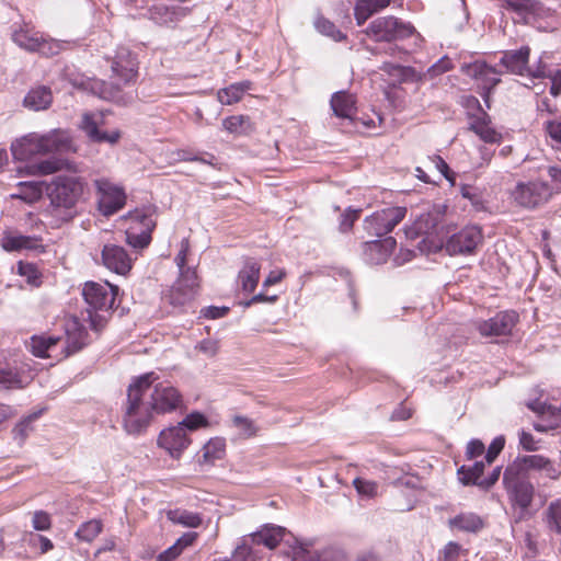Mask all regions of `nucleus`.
Returning <instances> with one entry per match:
<instances>
[{"label":"nucleus","instance_id":"1","mask_svg":"<svg viewBox=\"0 0 561 561\" xmlns=\"http://www.w3.org/2000/svg\"><path fill=\"white\" fill-rule=\"evenodd\" d=\"M158 379V375L150 371L135 378L128 386L123 409V425L128 434H141L151 424L156 412L151 409L148 391Z\"/></svg>","mask_w":561,"mask_h":561},{"label":"nucleus","instance_id":"2","mask_svg":"<svg viewBox=\"0 0 561 561\" xmlns=\"http://www.w3.org/2000/svg\"><path fill=\"white\" fill-rule=\"evenodd\" d=\"M85 188V180L75 175H57L47 184L48 211L58 224L68 222L78 215V204Z\"/></svg>","mask_w":561,"mask_h":561},{"label":"nucleus","instance_id":"3","mask_svg":"<svg viewBox=\"0 0 561 561\" xmlns=\"http://www.w3.org/2000/svg\"><path fill=\"white\" fill-rule=\"evenodd\" d=\"M10 149L15 160L27 161L38 154L73 151L75 147L67 130L53 129L44 135L30 133L15 139Z\"/></svg>","mask_w":561,"mask_h":561},{"label":"nucleus","instance_id":"4","mask_svg":"<svg viewBox=\"0 0 561 561\" xmlns=\"http://www.w3.org/2000/svg\"><path fill=\"white\" fill-rule=\"evenodd\" d=\"M118 287L107 282L96 283L87 282L82 289L84 301L90 307L88 309L90 325L93 330L99 331L105 324V318L94 311H108L113 309Z\"/></svg>","mask_w":561,"mask_h":561},{"label":"nucleus","instance_id":"5","mask_svg":"<svg viewBox=\"0 0 561 561\" xmlns=\"http://www.w3.org/2000/svg\"><path fill=\"white\" fill-rule=\"evenodd\" d=\"M368 37L376 42L401 41L414 36V44H417L420 36L415 35V28L396 16L388 15L374 20L365 30Z\"/></svg>","mask_w":561,"mask_h":561},{"label":"nucleus","instance_id":"6","mask_svg":"<svg viewBox=\"0 0 561 561\" xmlns=\"http://www.w3.org/2000/svg\"><path fill=\"white\" fill-rule=\"evenodd\" d=\"M529 46L505 50L500 58V65L505 68L506 72L512 75L531 78L546 77V66L541 61L536 67L529 66Z\"/></svg>","mask_w":561,"mask_h":561},{"label":"nucleus","instance_id":"7","mask_svg":"<svg viewBox=\"0 0 561 561\" xmlns=\"http://www.w3.org/2000/svg\"><path fill=\"white\" fill-rule=\"evenodd\" d=\"M148 396L157 415L172 413L184 407L182 393L169 382L151 385Z\"/></svg>","mask_w":561,"mask_h":561},{"label":"nucleus","instance_id":"8","mask_svg":"<svg viewBox=\"0 0 561 561\" xmlns=\"http://www.w3.org/2000/svg\"><path fill=\"white\" fill-rule=\"evenodd\" d=\"M407 215L405 207H390L368 216L364 221L365 230L375 237H383L391 232Z\"/></svg>","mask_w":561,"mask_h":561},{"label":"nucleus","instance_id":"9","mask_svg":"<svg viewBox=\"0 0 561 561\" xmlns=\"http://www.w3.org/2000/svg\"><path fill=\"white\" fill-rule=\"evenodd\" d=\"M512 198L526 208H536L549 201L552 195L550 185L546 182H519L512 191Z\"/></svg>","mask_w":561,"mask_h":561},{"label":"nucleus","instance_id":"10","mask_svg":"<svg viewBox=\"0 0 561 561\" xmlns=\"http://www.w3.org/2000/svg\"><path fill=\"white\" fill-rule=\"evenodd\" d=\"M12 41L23 49L38 51L46 56L56 55L60 49V45L57 42L45 41L37 32H34L27 25L13 30Z\"/></svg>","mask_w":561,"mask_h":561},{"label":"nucleus","instance_id":"11","mask_svg":"<svg viewBox=\"0 0 561 561\" xmlns=\"http://www.w3.org/2000/svg\"><path fill=\"white\" fill-rule=\"evenodd\" d=\"M511 467L507 466L503 474V483L505 489L512 496L516 505L522 508H527L534 497V485L528 480V477L522 472L511 473Z\"/></svg>","mask_w":561,"mask_h":561},{"label":"nucleus","instance_id":"12","mask_svg":"<svg viewBox=\"0 0 561 561\" xmlns=\"http://www.w3.org/2000/svg\"><path fill=\"white\" fill-rule=\"evenodd\" d=\"M94 185L99 194V208L103 215H113L124 207L126 195L122 187L107 179H96Z\"/></svg>","mask_w":561,"mask_h":561},{"label":"nucleus","instance_id":"13","mask_svg":"<svg viewBox=\"0 0 561 561\" xmlns=\"http://www.w3.org/2000/svg\"><path fill=\"white\" fill-rule=\"evenodd\" d=\"M511 473L522 472L527 477L528 472L539 471L550 479H558L561 471L549 458L541 455L519 456L511 465Z\"/></svg>","mask_w":561,"mask_h":561},{"label":"nucleus","instance_id":"14","mask_svg":"<svg viewBox=\"0 0 561 561\" xmlns=\"http://www.w3.org/2000/svg\"><path fill=\"white\" fill-rule=\"evenodd\" d=\"M482 232L477 226H468L454 233L445 243L449 255L471 254L482 242Z\"/></svg>","mask_w":561,"mask_h":561},{"label":"nucleus","instance_id":"15","mask_svg":"<svg viewBox=\"0 0 561 561\" xmlns=\"http://www.w3.org/2000/svg\"><path fill=\"white\" fill-rule=\"evenodd\" d=\"M198 287L196 271L191 267L180 270V277L170 291V302L182 306L190 301Z\"/></svg>","mask_w":561,"mask_h":561},{"label":"nucleus","instance_id":"16","mask_svg":"<svg viewBox=\"0 0 561 561\" xmlns=\"http://www.w3.org/2000/svg\"><path fill=\"white\" fill-rule=\"evenodd\" d=\"M190 444L191 439L187 433L179 424L162 430L158 436V446L167 450L174 459H179Z\"/></svg>","mask_w":561,"mask_h":561},{"label":"nucleus","instance_id":"17","mask_svg":"<svg viewBox=\"0 0 561 561\" xmlns=\"http://www.w3.org/2000/svg\"><path fill=\"white\" fill-rule=\"evenodd\" d=\"M135 224L139 226V232H127V242L138 249L146 248L151 241V232L157 222L153 218V210L150 208L146 210H136L131 217Z\"/></svg>","mask_w":561,"mask_h":561},{"label":"nucleus","instance_id":"18","mask_svg":"<svg viewBox=\"0 0 561 561\" xmlns=\"http://www.w3.org/2000/svg\"><path fill=\"white\" fill-rule=\"evenodd\" d=\"M518 316L513 311L499 312L489 320L481 321L477 328L483 336H501L512 332Z\"/></svg>","mask_w":561,"mask_h":561},{"label":"nucleus","instance_id":"19","mask_svg":"<svg viewBox=\"0 0 561 561\" xmlns=\"http://www.w3.org/2000/svg\"><path fill=\"white\" fill-rule=\"evenodd\" d=\"M103 122L101 113H85L82 116L81 128L84 130L90 140L94 142L116 144L121 138V131L114 129L111 131H102L99 126Z\"/></svg>","mask_w":561,"mask_h":561},{"label":"nucleus","instance_id":"20","mask_svg":"<svg viewBox=\"0 0 561 561\" xmlns=\"http://www.w3.org/2000/svg\"><path fill=\"white\" fill-rule=\"evenodd\" d=\"M462 71L481 82L483 89V98L488 103L490 91L500 82L497 76L501 73L494 67L489 66L484 61H474L473 64L463 65Z\"/></svg>","mask_w":561,"mask_h":561},{"label":"nucleus","instance_id":"21","mask_svg":"<svg viewBox=\"0 0 561 561\" xmlns=\"http://www.w3.org/2000/svg\"><path fill=\"white\" fill-rule=\"evenodd\" d=\"M101 256L103 265L116 274L126 275L131 268V259L121 245L105 244Z\"/></svg>","mask_w":561,"mask_h":561},{"label":"nucleus","instance_id":"22","mask_svg":"<svg viewBox=\"0 0 561 561\" xmlns=\"http://www.w3.org/2000/svg\"><path fill=\"white\" fill-rule=\"evenodd\" d=\"M65 356H69L87 345L88 332L78 318H69L65 323Z\"/></svg>","mask_w":561,"mask_h":561},{"label":"nucleus","instance_id":"23","mask_svg":"<svg viewBox=\"0 0 561 561\" xmlns=\"http://www.w3.org/2000/svg\"><path fill=\"white\" fill-rule=\"evenodd\" d=\"M137 69L136 58L126 49L119 51L112 64V71L119 80L116 83L117 89H119L121 83L127 84L134 81L137 77Z\"/></svg>","mask_w":561,"mask_h":561},{"label":"nucleus","instance_id":"24","mask_svg":"<svg viewBox=\"0 0 561 561\" xmlns=\"http://www.w3.org/2000/svg\"><path fill=\"white\" fill-rule=\"evenodd\" d=\"M468 117L469 129L479 136L482 141L495 144L501 140V134L491 126L490 116L485 111L480 110V114L469 113Z\"/></svg>","mask_w":561,"mask_h":561},{"label":"nucleus","instance_id":"25","mask_svg":"<svg viewBox=\"0 0 561 561\" xmlns=\"http://www.w3.org/2000/svg\"><path fill=\"white\" fill-rule=\"evenodd\" d=\"M1 248L7 252H20L22 250L42 249L41 239L32 236H24L18 231H4L0 241Z\"/></svg>","mask_w":561,"mask_h":561},{"label":"nucleus","instance_id":"26","mask_svg":"<svg viewBox=\"0 0 561 561\" xmlns=\"http://www.w3.org/2000/svg\"><path fill=\"white\" fill-rule=\"evenodd\" d=\"M286 529L273 524L262 526L257 531L247 535V538L254 545H263L270 550L275 549L284 539Z\"/></svg>","mask_w":561,"mask_h":561},{"label":"nucleus","instance_id":"27","mask_svg":"<svg viewBox=\"0 0 561 561\" xmlns=\"http://www.w3.org/2000/svg\"><path fill=\"white\" fill-rule=\"evenodd\" d=\"M397 241L392 237L385 238L383 240H375L365 243V254L367 260L374 264L386 262L387 257L392 253Z\"/></svg>","mask_w":561,"mask_h":561},{"label":"nucleus","instance_id":"28","mask_svg":"<svg viewBox=\"0 0 561 561\" xmlns=\"http://www.w3.org/2000/svg\"><path fill=\"white\" fill-rule=\"evenodd\" d=\"M331 108L340 118L353 119L356 114V99L346 91L335 92L330 101Z\"/></svg>","mask_w":561,"mask_h":561},{"label":"nucleus","instance_id":"29","mask_svg":"<svg viewBox=\"0 0 561 561\" xmlns=\"http://www.w3.org/2000/svg\"><path fill=\"white\" fill-rule=\"evenodd\" d=\"M53 102V93L50 88L38 85L31 89L24 96L23 105L31 111L47 110Z\"/></svg>","mask_w":561,"mask_h":561},{"label":"nucleus","instance_id":"30","mask_svg":"<svg viewBox=\"0 0 561 561\" xmlns=\"http://www.w3.org/2000/svg\"><path fill=\"white\" fill-rule=\"evenodd\" d=\"M261 264L249 257L244 261L243 267L238 274V282L244 293H253L257 286L260 279Z\"/></svg>","mask_w":561,"mask_h":561},{"label":"nucleus","instance_id":"31","mask_svg":"<svg viewBox=\"0 0 561 561\" xmlns=\"http://www.w3.org/2000/svg\"><path fill=\"white\" fill-rule=\"evenodd\" d=\"M390 0H358L355 5V19L363 25L373 14L386 9Z\"/></svg>","mask_w":561,"mask_h":561},{"label":"nucleus","instance_id":"32","mask_svg":"<svg viewBox=\"0 0 561 561\" xmlns=\"http://www.w3.org/2000/svg\"><path fill=\"white\" fill-rule=\"evenodd\" d=\"M252 83L250 81H242L232 83L227 88L220 89L217 92L218 101L224 105H231L239 102L243 94L251 89Z\"/></svg>","mask_w":561,"mask_h":561},{"label":"nucleus","instance_id":"33","mask_svg":"<svg viewBox=\"0 0 561 561\" xmlns=\"http://www.w3.org/2000/svg\"><path fill=\"white\" fill-rule=\"evenodd\" d=\"M183 15L181 9L168 7L165 4H157L150 9V18L157 24L170 26L178 22Z\"/></svg>","mask_w":561,"mask_h":561},{"label":"nucleus","instance_id":"34","mask_svg":"<svg viewBox=\"0 0 561 561\" xmlns=\"http://www.w3.org/2000/svg\"><path fill=\"white\" fill-rule=\"evenodd\" d=\"M453 528L463 531L477 533L483 528L482 518L474 513H461L449 520Z\"/></svg>","mask_w":561,"mask_h":561},{"label":"nucleus","instance_id":"35","mask_svg":"<svg viewBox=\"0 0 561 561\" xmlns=\"http://www.w3.org/2000/svg\"><path fill=\"white\" fill-rule=\"evenodd\" d=\"M484 470V462L477 461L472 467L461 466L457 473L459 481L465 484H474L482 488V480L480 479Z\"/></svg>","mask_w":561,"mask_h":561},{"label":"nucleus","instance_id":"36","mask_svg":"<svg viewBox=\"0 0 561 561\" xmlns=\"http://www.w3.org/2000/svg\"><path fill=\"white\" fill-rule=\"evenodd\" d=\"M59 337L33 336L31 340V351L37 357H51Z\"/></svg>","mask_w":561,"mask_h":561},{"label":"nucleus","instance_id":"37","mask_svg":"<svg viewBox=\"0 0 561 561\" xmlns=\"http://www.w3.org/2000/svg\"><path fill=\"white\" fill-rule=\"evenodd\" d=\"M232 561H261L262 556L254 545L243 536L241 542L236 547L232 553Z\"/></svg>","mask_w":561,"mask_h":561},{"label":"nucleus","instance_id":"38","mask_svg":"<svg viewBox=\"0 0 561 561\" xmlns=\"http://www.w3.org/2000/svg\"><path fill=\"white\" fill-rule=\"evenodd\" d=\"M380 69L389 76L394 77L398 82H412L419 80V75L411 67H404L392 62H383Z\"/></svg>","mask_w":561,"mask_h":561},{"label":"nucleus","instance_id":"39","mask_svg":"<svg viewBox=\"0 0 561 561\" xmlns=\"http://www.w3.org/2000/svg\"><path fill=\"white\" fill-rule=\"evenodd\" d=\"M168 518L174 524L191 528H196L202 524V518L197 513L182 510L169 511Z\"/></svg>","mask_w":561,"mask_h":561},{"label":"nucleus","instance_id":"40","mask_svg":"<svg viewBox=\"0 0 561 561\" xmlns=\"http://www.w3.org/2000/svg\"><path fill=\"white\" fill-rule=\"evenodd\" d=\"M225 440L221 438H213L203 447V461L213 463L221 459L225 455Z\"/></svg>","mask_w":561,"mask_h":561},{"label":"nucleus","instance_id":"41","mask_svg":"<svg viewBox=\"0 0 561 561\" xmlns=\"http://www.w3.org/2000/svg\"><path fill=\"white\" fill-rule=\"evenodd\" d=\"M102 531V523L98 519H91L83 523L76 531V537L82 541L91 542Z\"/></svg>","mask_w":561,"mask_h":561},{"label":"nucleus","instance_id":"42","mask_svg":"<svg viewBox=\"0 0 561 561\" xmlns=\"http://www.w3.org/2000/svg\"><path fill=\"white\" fill-rule=\"evenodd\" d=\"M549 529L561 534V499L551 502L546 511Z\"/></svg>","mask_w":561,"mask_h":561},{"label":"nucleus","instance_id":"43","mask_svg":"<svg viewBox=\"0 0 561 561\" xmlns=\"http://www.w3.org/2000/svg\"><path fill=\"white\" fill-rule=\"evenodd\" d=\"M11 198H18L25 202H33L39 196L38 187L33 182H20L18 191L12 193Z\"/></svg>","mask_w":561,"mask_h":561},{"label":"nucleus","instance_id":"44","mask_svg":"<svg viewBox=\"0 0 561 561\" xmlns=\"http://www.w3.org/2000/svg\"><path fill=\"white\" fill-rule=\"evenodd\" d=\"M314 26L321 34L331 37L335 42H341L345 38V35L331 21L322 16L314 21Z\"/></svg>","mask_w":561,"mask_h":561},{"label":"nucleus","instance_id":"45","mask_svg":"<svg viewBox=\"0 0 561 561\" xmlns=\"http://www.w3.org/2000/svg\"><path fill=\"white\" fill-rule=\"evenodd\" d=\"M232 425L238 430V434L242 438L252 437L257 433L254 422L245 416L236 415L232 419Z\"/></svg>","mask_w":561,"mask_h":561},{"label":"nucleus","instance_id":"46","mask_svg":"<svg viewBox=\"0 0 561 561\" xmlns=\"http://www.w3.org/2000/svg\"><path fill=\"white\" fill-rule=\"evenodd\" d=\"M353 485L360 496L373 499L378 495L379 485L377 482L357 477Z\"/></svg>","mask_w":561,"mask_h":561},{"label":"nucleus","instance_id":"47","mask_svg":"<svg viewBox=\"0 0 561 561\" xmlns=\"http://www.w3.org/2000/svg\"><path fill=\"white\" fill-rule=\"evenodd\" d=\"M180 426L184 427V431H196L202 427H207L209 422L207 417L199 412H192L186 415L181 422L178 423Z\"/></svg>","mask_w":561,"mask_h":561},{"label":"nucleus","instance_id":"48","mask_svg":"<svg viewBox=\"0 0 561 561\" xmlns=\"http://www.w3.org/2000/svg\"><path fill=\"white\" fill-rule=\"evenodd\" d=\"M23 387V381L18 373L11 369H0V389H14Z\"/></svg>","mask_w":561,"mask_h":561},{"label":"nucleus","instance_id":"49","mask_svg":"<svg viewBox=\"0 0 561 561\" xmlns=\"http://www.w3.org/2000/svg\"><path fill=\"white\" fill-rule=\"evenodd\" d=\"M194 348L205 357L213 358L218 354L220 350V342L219 340L207 337L196 343Z\"/></svg>","mask_w":561,"mask_h":561},{"label":"nucleus","instance_id":"50","mask_svg":"<svg viewBox=\"0 0 561 561\" xmlns=\"http://www.w3.org/2000/svg\"><path fill=\"white\" fill-rule=\"evenodd\" d=\"M224 127L230 133H242L250 127V121L247 116L234 115L224 121Z\"/></svg>","mask_w":561,"mask_h":561},{"label":"nucleus","instance_id":"51","mask_svg":"<svg viewBox=\"0 0 561 561\" xmlns=\"http://www.w3.org/2000/svg\"><path fill=\"white\" fill-rule=\"evenodd\" d=\"M503 8L518 14L530 13L535 9L533 0H503Z\"/></svg>","mask_w":561,"mask_h":561},{"label":"nucleus","instance_id":"52","mask_svg":"<svg viewBox=\"0 0 561 561\" xmlns=\"http://www.w3.org/2000/svg\"><path fill=\"white\" fill-rule=\"evenodd\" d=\"M432 221V227L431 228H434L435 227V222H434V219L427 215V216H422L414 225L413 229H412V232H414L415 234L417 236H425V238H423L422 241H425L431 234L432 232L430 231V227H428V222Z\"/></svg>","mask_w":561,"mask_h":561},{"label":"nucleus","instance_id":"53","mask_svg":"<svg viewBox=\"0 0 561 561\" xmlns=\"http://www.w3.org/2000/svg\"><path fill=\"white\" fill-rule=\"evenodd\" d=\"M64 161L57 159H48L38 163L35 168L38 174H51L62 169Z\"/></svg>","mask_w":561,"mask_h":561},{"label":"nucleus","instance_id":"54","mask_svg":"<svg viewBox=\"0 0 561 561\" xmlns=\"http://www.w3.org/2000/svg\"><path fill=\"white\" fill-rule=\"evenodd\" d=\"M546 133L556 142V148L561 150V121H549L545 125Z\"/></svg>","mask_w":561,"mask_h":561},{"label":"nucleus","instance_id":"55","mask_svg":"<svg viewBox=\"0 0 561 561\" xmlns=\"http://www.w3.org/2000/svg\"><path fill=\"white\" fill-rule=\"evenodd\" d=\"M32 525L36 530H48L51 526L49 514L44 511H36L33 514Z\"/></svg>","mask_w":561,"mask_h":561},{"label":"nucleus","instance_id":"56","mask_svg":"<svg viewBox=\"0 0 561 561\" xmlns=\"http://www.w3.org/2000/svg\"><path fill=\"white\" fill-rule=\"evenodd\" d=\"M505 445V438L504 436H497L493 439V442L490 444L485 460L488 463H492L494 459L499 456V454L502 451Z\"/></svg>","mask_w":561,"mask_h":561},{"label":"nucleus","instance_id":"57","mask_svg":"<svg viewBox=\"0 0 561 561\" xmlns=\"http://www.w3.org/2000/svg\"><path fill=\"white\" fill-rule=\"evenodd\" d=\"M18 272L20 275L25 276L30 284H34L38 278L37 268L31 263L19 262Z\"/></svg>","mask_w":561,"mask_h":561},{"label":"nucleus","instance_id":"58","mask_svg":"<svg viewBox=\"0 0 561 561\" xmlns=\"http://www.w3.org/2000/svg\"><path fill=\"white\" fill-rule=\"evenodd\" d=\"M92 90L94 93H98L100 98L105 100H111L115 96V92L112 89H108V84L103 81H94Z\"/></svg>","mask_w":561,"mask_h":561},{"label":"nucleus","instance_id":"59","mask_svg":"<svg viewBox=\"0 0 561 561\" xmlns=\"http://www.w3.org/2000/svg\"><path fill=\"white\" fill-rule=\"evenodd\" d=\"M360 210H347L345 214L342 215V219L340 222V229L342 231H347L352 228L354 221L358 218Z\"/></svg>","mask_w":561,"mask_h":561},{"label":"nucleus","instance_id":"60","mask_svg":"<svg viewBox=\"0 0 561 561\" xmlns=\"http://www.w3.org/2000/svg\"><path fill=\"white\" fill-rule=\"evenodd\" d=\"M519 444L520 446L528 451H535L538 449L537 442L534 436L525 431L519 433Z\"/></svg>","mask_w":561,"mask_h":561},{"label":"nucleus","instance_id":"61","mask_svg":"<svg viewBox=\"0 0 561 561\" xmlns=\"http://www.w3.org/2000/svg\"><path fill=\"white\" fill-rule=\"evenodd\" d=\"M188 250H190V242L187 239H183L180 244V251L174 259L179 270L185 268L186 256H187Z\"/></svg>","mask_w":561,"mask_h":561},{"label":"nucleus","instance_id":"62","mask_svg":"<svg viewBox=\"0 0 561 561\" xmlns=\"http://www.w3.org/2000/svg\"><path fill=\"white\" fill-rule=\"evenodd\" d=\"M229 312L228 307H215L210 306L202 310V314L208 319H219L225 317Z\"/></svg>","mask_w":561,"mask_h":561},{"label":"nucleus","instance_id":"63","mask_svg":"<svg viewBox=\"0 0 561 561\" xmlns=\"http://www.w3.org/2000/svg\"><path fill=\"white\" fill-rule=\"evenodd\" d=\"M182 553V550L179 548V546L174 542L171 547L162 551L158 557V561H173L175 560L180 554Z\"/></svg>","mask_w":561,"mask_h":561},{"label":"nucleus","instance_id":"64","mask_svg":"<svg viewBox=\"0 0 561 561\" xmlns=\"http://www.w3.org/2000/svg\"><path fill=\"white\" fill-rule=\"evenodd\" d=\"M484 451V445L479 439H472L467 445L466 454L468 458H474L477 456L482 455Z\"/></svg>","mask_w":561,"mask_h":561}]
</instances>
